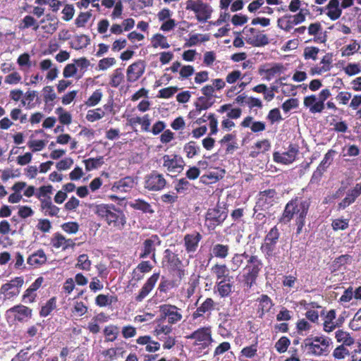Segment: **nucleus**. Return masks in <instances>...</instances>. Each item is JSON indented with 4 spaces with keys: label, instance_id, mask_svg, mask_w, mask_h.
I'll return each instance as SVG.
<instances>
[{
    "label": "nucleus",
    "instance_id": "nucleus-1",
    "mask_svg": "<svg viewBox=\"0 0 361 361\" xmlns=\"http://www.w3.org/2000/svg\"><path fill=\"white\" fill-rule=\"evenodd\" d=\"M310 204V200H303L300 197L291 199L286 204L282 215L279 219V223L287 224L295 218V223L297 227L296 233H301L305 225V219Z\"/></svg>",
    "mask_w": 361,
    "mask_h": 361
},
{
    "label": "nucleus",
    "instance_id": "nucleus-2",
    "mask_svg": "<svg viewBox=\"0 0 361 361\" xmlns=\"http://www.w3.org/2000/svg\"><path fill=\"white\" fill-rule=\"evenodd\" d=\"M94 213L114 231H122L127 223L123 211L114 204H100L94 207Z\"/></svg>",
    "mask_w": 361,
    "mask_h": 361
},
{
    "label": "nucleus",
    "instance_id": "nucleus-3",
    "mask_svg": "<svg viewBox=\"0 0 361 361\" xmlns=\"http://www.w3.org/2000/svg\"><path fill=\"white\" fill-rule=\"evenodd\" d=\"M263 262L256 255H251L243 269L239 281L245 290H250L257 284V280L263 268Z\"/></svg>",
    "mask_w": 361,
    "mask_h": 361
},
{
    "label": "nucleus",
    "instance_id": "nucleus-4",
    "mask_svg": "<svg viewBox=\"0 0 361 361\" xmlns=\"http://www.w3.org/2000/svg\"><path fill=\"white\" fill-rule=\"evenodd\" d=\"M331 343V339L324 336L307 337L304 340L305 348L314 356L327 355Z\"/></svg>",
    "mask_w": 361,
    "mask_h": 361
},
{
    "label": "nucleus",
    "instance_id": "nucleus-5",
    "mask_svg": "<svg viewBox=\"0 0 361 361\" xmlns=\"http://www.w3.org/2000/svg\"><path fill=\"white\" fill-rule=\"evenodd\" d=\"M161 263L163 267H166L169 271L178 279V281H181L186 276L183 262L178 255L170 249L164 250Z\"/></svg>",
    "mask_w": 361,
    "mask_h": 361
},
{
    "label": "nucleus",
    "instance_id": "nucleus-6",
    "mask_svg": "<svg viewBox=\"0 0 361 361\" xmlns=\"http://www.w3.org/2000/svg\"><path fill=\"white\" fill-rule=\"evenodd\" d=\"M185 9L192 11L198 22L205 23L211 18L213 8L210 4L203 0H187Z\"/></svg>",
    "mask_w": 361,
    "mask_h": 361
},
{
    "label": "nucleus",
    "instance_id": "nucleus-7",
    "mask_svg": "<svg viewBox=\"0 0 361 361\" xmlns=\"http://www.w3.org/2000/svg\"><path fill=\"white\" fill-rule=\"evenodd\" d=\"M280 238V232L276 226L272 227L264 237L260 246V250L266 259L269 260L277 254V244Z\"/></svg>",
    "mask_w": 361,
    "mask_h": 361
},
{
    "label": "nucleus",
    "instance_id": "nucleus-8",
    "mask_svg": "<svg viewBox=\"0 0 361 361\" xmlns=\"http://www.w3.org/2000/svg\"><path fill=\"white\" fill-rule=\"evenodd\" d=\"M227 217L228 209L216 205L206 212L204 226L208 231H214L216 227L222 226Z\"/></svg>",
    "mask_w": 361,
    "mask_h": 361
},
{
    "label": "nucleus",
    "instance_id": "nucleus-9",
    "mask_svg": "<svg viewBox=\"0 0 361 361\" xmlns=\"http://www.w3.org/2000/svg\"><path fill=\"white\" fill-rule=\"evenodd\" d=\"M329 89H323L319 94L318 98L315 94H311L304 98V106L309 109L312 114L322 113L325 108L324 102L331 96Z\"/></svg>",
    "mask_w": 361,
    "mask_h": 361
},
{
    "label": "nucleus",
    "instance_id": "nucleus-10",
    "mask_svg": "<svg viewBox=\"0 0 361 361\" xmlns=\"http://www.w3.org/2000/svg\"><path fill=\"white\" fill-rule=\"evenodd\" d=\"M166 185L167 180L164 174L157 170H152L144 177V188L148 191H161L166 188Z\"/></svg>",
    "mask_w": 361,
    "mask_h": 361
},
{
    "label": "nucleus",
    "instance_id": "nucleus-11",
    "mask_svg": "<svg viewBox=\"0 0 361 361\" xmlns=\"http://www.w3.org/2000/svg\"><path fill=\"white\" fill-rule=\"evenodd\" d=\"M186 339L194 340V345L208 347L212 341V331L210 326H202L185 336Z\"/></svg>",
    "mask_w": 361,
    "mask_h": 361
},
{
    "label": "nucleus",
    "instance_id": "nucleus-12",
    "mask_svg": "<svg viewBox=\"0 0 361 361\" xmlns=\"http://www.w3.org/2000/svg\"><path fill=\"white\" fill-rule=\"evenodd\" d=\"M160 320L167 319L169 324H176L183 319L181 310L171 304H164L159 306Z\"/></svg>",
    "mask_w": 361,
    "mask_h": 361
},
{
    "label": "nucleus",
    "instance_id": "nucleus-13",
    "mask_svg": "<svg viewBox=\"0 0 361 361\" xmlns=\"http://www.w3.org/2000/svg\"><path fill=\"white\" fill-rule=\"evenodd\" d=\"M243 32L246 35V42L253 47H264L269 43L268 36L255 28L246 26Z\"/></svg>",
    "mask_w": 361,
    "mask_h": 361
},
{
    "label": "nucleus",
    "instance_id": "nucleus-14",
    "mask_svg": "<svg viewBox=\"0 0 361 361\" xmlns=\"http://www.w3.org/2000/svg\"><path fill=\"white\" fill-rule=\"evenodd\" d=\"M163 166L166 169L169 173H180L184 168L183 158L177 154H165L162 157Z\"/></svg>",
    "mask_w": 361,
    "mask_h": 361
},
{
    "label": "nucleus",
    "instance_id": "nucleus-15",
    "mask_svg": "<svg viewBox=\"0 0 361 361\" xmlns=\"http://www.w3.org/2000/svg\"><path fill=\"white\" fill-rule=\"evenodd\" d=\"M299 153V146L297 144H290L288 151L284 153L276 152L273 154L274 161L282 164L293 163Z\"/></svg>",
    "mask_w": 361,
    "mask_h": 361
},
{
    "label": "nucleus",
    "instance_id": "nucleus-16",
    "mask_svg": "<svg viewBox=\"0 0 361 361\" xmlns=\"http://www.w3.org/2000/svg\"><path fill=\"white\" fill-rule=\"evenodd\" d=\"M161 240L157 235H152L150 238L143 241L141 252L139 255L140 259H145L151 256V258L155 259L156 246L159 245Z\"/></svg>",
    "mask_w": 361,
    "mask_h": 361
},
{
    "label": "nucleus",
    "instance_id": "nucleus-17",
    "mask_svg": "<svg viewBox=\"0 0 361 361\" xmlns=\"http://www.w3.org/2000/svg\"><path fill=\"white\" fill-rule=\"evenodd\" d=\"M145 71V63L142 60H138L130 65L126 71L127 81L130 83L138 80Z\"/></svg>",
    "mask_w": 361,
    "mask_h": 361
},
{
    "label": "nucleus",
    "instance_id": "nucleus-18",
    "mask_svg": "<svg viewBox=\"0 0 361 361\" xmlns=\"http://www.w3.org/2000/svg\"><path fill=\"white\" fill-rule=\"evenodd\" d=\"M202 239V235L200 232L194 231L191 233H187L183 238V245L185 250L190 257H192L191 254H194L199 246V243Z\"/></svg>",
    "mask_w": 361,
    "mask_h": 361
},
{
    "label": "nucleus",
    "instance_id": "nucleus-19",
    "mask_svg": "<svg viewBox=\"0 0 361 361\" xmlns=\"http://www.w3.org/2000/svg\"><path fill=\"white\" fill-rule=\"evenodd\" d=\"M32 310L23 305H17L6 311V314H12L14 320L23 322L32 317Z\"/></svg>",
    "mask_w": 361,
    "mask_h": 361
},
{
    "label": "nucleus",
    "instance_id": "nucleus-20",
    "mask_svg": "<svg viewBox=\"0 0 361 361\" xmlns=\"http://www.w3.org/2000/svg\"><path fill=\"white\" fill-rule=\"evenodd\" d=\"M361 195V183H356L355 185L348 190L346 196L338 204V209L343 210L353 204L357 198Z\"/></svg>",
    "mask_w": 361,
    "mask_h": 361
},
{
    "label": "nucleus",
    "instance_id": "nucleus-21",
    "mask_svg": "<svg viewBox=\"0 0 361 361\" xmlns=\"http://www.w3.org/2000/svg\"><path fill=\"white\" fill-rule=\"evenodd\" d=\"M159 272L154 273L144 283L138 294L135 296V301L142 302L153 290L159 278Z\"/></svg>",
    "mask_w": 361,
    "mask_h": 361
},
{
    "label": "nucleus",
    "instance_id": "nucleus-22",
    "mask_svg": "<svg viewBox=\"0 0 361 361\" xmlns=\"http://www.w3.org/2000/svg\"><path fill=\"white\" fill-rule=\"evenodd\" d=\"M216 303L212 298H207L196 310L192 314V319L196 320L200 317H204L205 314H210L215 310Z\"/></svg>",
    "mask_w": 361,
    "mask_h": 361
},
{
    "label": "nucleus",
    "instance_id": "nucleus-23",
    "mask_svg": "<svg viewBox=\"0 0 361 361\" xmlns=\"http://www.w3.org/2000/svg\"><path fill=\"white\" fill-rule=\"evenodd\" d=\"M214 103V101L212 98L205 96L199 97L194 104L195 109L190 111L189 117L195 118L200 114L202 111L207 110L212 107Z\"/></svg>",
    "mask_w": 361,
    "mask_h": 361
},
{
    "label": "nucleus",
    "instance_id": "nucleus-24",
    "mask_svg": "<svg viewBox=\"0 0 361 361\" xmlns=\"http://www.w3.org/2000/svg\"><path fill=\"white\" fill-rule=\"evenodd\" d=\"M269 64H266L260 66L259 68V74L261 76L264 75L265 80H271L276 74H279L283 72L284 67L281 63H274L271 67H269Z\"/></svg>",
    "mask_w": 361,
    "mask_h": 361
},
{
    "label": "nucleus",
    "instance_id": "nucleus-25",
    "mask_svg": "<svg viewBox=\"0 0 361 361\" xmlns=\"http://www.w3.org/2000/svg\"><path fill=\"white\" fill-rule=\"evenodd\" d=\"M23 284V279L22 277H16L15 279L8 283L3 284L0 288V293L4 294L7 298H10L16 296L18 291L13 290L15 287H21Z\"/></svg>",
    "mask_w": 361,
    "mask_h": 361
},
{
    "label": "nucleus",
    "instance_id": "nucleus-26",
    "mask_svg": "<svg viewBox=\"0 0 361 361\" xmlns=\"http://www.w3.org/2000/svg\"><path fill=\"white\" fill-rule=\"evenodd\" d=\"M135 179V177L130 176L121 178L114 183L112 190L115 192H128L134 187Z\"/></svg>",
    "mask_w": 361,
    "mask_h": 361
},
{
    "label": "nucleus",
    "instance_id": "nucleus-27",
    "mask_svg": "<svg viewBox=\"0 0 361 361\" xmlns=\"http://www.w3.org/2000/svg\"><path fill=\"white\" fill-rule=\"evenodd\" d=\"M47 257L44 250L39 249L27 259V263L33 268H39L47 263Z\"/></svg>",
    "mask_w": 361,
    "mask_h": 361
},
{
    "label": "nucleus",
    "instance_id": "nucleus-28",
    "mask_svg": "<svg viewBox=\"0 0 361 361\" xmlns=\"http://www.w3.org/2000/svg\"><path fill=\"white\" fill-rule=\"evenodd\" d=\"M276 195V192L274 189H268L261 191L259 193L257 204L260 207L267 208L273 204Z\"/></svg>",
    "mask_w": 361,
    "mask_h": 361
},
{
    "label": "nucleus",
    "instance_id": "nucleus-29",
    "mask_svg": "<svg viewBox=\"0 0 361 361\" xmlns=\"http://www.w3.org/2000/svg\"><path fill=\"white\" fill-rule=\"evenodd\" d=\"M181 281L176 277L174 280H169L162 277L157 290L156 295L167 293L171 289L178 287Z\"/></svg>",
    "mask_w": 361,
    "mask_h": 361
},
{
    "label": "nucleus",
    "instance_id": "nucleus-30",
    "mask_svg": "<svg viewBox=\"0 0 361 361\" xmlns=\"http://www.w3.org/2000/svg\"><path fill=\"white\" fill-rule=\"evenodd\" d=\"M325 10H327L326 15L331 20L338 19L342 14L338 0H330L325 7Z\"/></svg>",
    "mask_w": 361,
    "mask_h": 361
},
{
    "label": "nucleus",
    "instance_id": "nucleus-31",
    "mask_svg": "<svg viewBox=\"0 0 361 361\" xmlns=\"http://www.w3.org/2000/svg\"><path fill=\"white\" fill-rule=\"evenodd\" d=\"M211 271L219 281L224 279H232V276H229V269L226 264H215L211 268Z\"/></svg>",
    "mask_w": 361,
    "mask_h": 361
},
{
    "label": "nucleus",
    "instance_id": "nucleus-32",
    "mask_svg": "<svg viewBox=\"0 0 361 361\" xmlns=\"http://www.w3.org/2000/svg\"><path fill=\"white\" fill-rule=\"evenodd\" d=\"M219 142L223 145H226V154H232L237 148L236 134L235 132L225 135Z\"/></svg>",
    "mask_w": 361,
    "mask_h": 361
},
{
    "label": "nucleus",
    "instance_id": "nucleus-33",
    "mask_svg": "<svg viewBox=\"0 0 361 361\" xmlns=\"http://www.w3.org/2000/svg\"><path fill=\"white\" fill-rule=\"evenodd\" d=\"M270 148L271 144L267 139L258 141L252 146L250 157L257 158L259 154L269 151Z\"/></svg>",
    "mask_w": 361,
    "mask_h": 361
},
{
    "label": "nucleus",
    "instance_id": "nucleus-34",
    "mask_svg": "<svg viewBox=\"0 0 361 361\" xmlns=\"http://www.w3.org/2000/svg\"><path fill=\"white\" fill-rule=\"evenodd\" d=\"M231 279L221 280L216 282V288L218 294L221 298H226L232 292L233 284L231 282Z\"/></svg>",
    "mask_w": 361,
    "mask_h": 361
},
{
    "label": "nucleus",
    "instance_id": "nucleus-35",
    "mask_svg": "<svg viewBox=\"0 0 361 361\" xmlns=\"http://www.w3.org/2000/svg\"><path fill=\"white\" fill-rule=\"evenodd\" d=\"M230 247L228 245L216 243L213 245L211 249L212 255L219 259H226L229 255Z\"/></svg>",
    "mask_w": 361,
    "mask_h": 361
},
{
    "label": "nucleus",
    "instance_id": "nucleus-36",
    "mask_svg": "<svg viewBox=\"0 0 361 361\" xmlns=\"http://www.w3.org/2000/svg\"><path fill=\"white\" fill-rule=\"evenodd\" d=\"M259 302V312H260V317H262L266 312H268L274 304L271 299L267 295H262L258 299Z\"/></svg>",
    "mask_w": 361,
    "mask_h": 361
},
{
    "label": "nucleus",
    "instance_id": "nucleus-37",
    "mask_svg": "<svg viewBox=\"0 0 361 361\" xmlns=\"http://www.w3.org/2000/svg\"><path fill=\"white\" fill-rule=\"evenodd\" d=\"M183 152L188 159H192L200 152V147L195 141H190L183 146Z\"/></svg>",
    "mask_w": 361,
    "mask_h": 361
},
{
    "label": "nucleus",
    "instance_id": "nucleus-38",
    "mask_svg": "<svg viewBox=\"0 0 361 361\" xmlns=\"http://www.w3.org/2000/svg\"><path fill=\"white\" fill-rule=\"evenodd\" d=\"M249 257L250 255L246 252L234 254L231 260L233 271L239 269L244 264V259H246L247 262Z\"/></svg>",
    "mask_w": 361,
    "mask_h": 361
},
{
    "label": "nucleus",
    "instance_id": "nucleus-39",
    "mask_svg": "<svg viewBox=\"0 0 361 361\" xmlns=\"http://www.w3.org/2000/svg\"><path fill=\"white\" fill-rule=\"evenodd\" d=\"M258 341L256 338L255 343L250 345L244 347L240 352V356L247 359H252L257 355Z\"/></svg>",
    "mask_w": 361,
    "mask_h": 361
},
{
    "label": "nucleus",
    "instance_id": "nucleus-40",
    "mask_svg": "<svg viewBox=\"0 0 361 361\" xmlns=\"http://www.w3.org/2000/svg\"><path fill=\"white\" fill-rule=\"evenodd\" d=\"M130 207L135 210L142 211L143 213L153 214L154 212L150 204L142 199L135 200L130 204Z\"/></svg>",
    "mask_w": 361,
    "mask_h": 361
},
{
    "label": "nucleus",
    "instance_id": "nucleus-41",
    "mask_svg": "<svg viewBox=\"0 0 361 361\" xmlns=\"http://www.w3.org/2000/svg\"><path fill=\"white\" fill-rule=\"evenodd\" d=\"M124 81V75L122 69L118 68L115 69L110 76L109 85L112 87L117 88Z\"/></svg>",
    "mask_w": 361,
    "mask_h": 361
},
{
    "label": "nucleus",
    "instance_id": "nucleus-42",
    "mask_svg": "<svg viewBox=\"0 0 361 361\" xmlns=\"http://www.w3.org/2000/svg\"><path fill=\"white\" fill-rule=\"evenodd\" d=\"M151 43L152 47L155 49L158 47H161L162 49H168L170 47L166 37L159 33L155 34L152 36Z\"/></svg>",
    "mask_w": 361,
    "mask_h": 361
},
{
    "label": "nucleus",
    "instance_id": "nucleus-43",
    "mask_svg": "<svg viewBox=\"0 0 361 361\" xmlns=\"http://www.w3.org/2000/svg\"><path fill=\"white\" fill-rule=\"evenodd\" d=\"M41 207L42 209L48 212L50 216H57L60 210L58 207L52 204L49 196L47 200H41Z\"/></svg>",
    "mask_w": 361,
    "mask_h": 361
},
{
    "label": "nucleus",
    "instance_id": "nucleus-44",
    "mask_svg": "<svg viewBox=\"0 0 361 361\" xmlns=\"http://www.w3.org/2000/svg\"><path fill=\"white\" fill-rule=\"evenodd\" d=\"M103 332L105 336V341L113 342L118 338L119 330L117 326L111 324L105 326Z\"/></svg>",
    "mask_w": 361,
    "mask_h": 361
},
{
    "label": "nucleus",
    "instance_id": "nucleus-45",
    "mask_svg": "<svg viewBox=\"0 0 361 361\" xmlns=\"http://www.w3.org/2000/svg\"><path fill=\"white\" fill-rule=\"evenodd\" d=\"M56 308V297L51 298L47 302L42 306L39 311V316L41 317H46L49 316L53 310Z\"/></svg>",
    "mask_w": 361,
    "mask_h": 361
},
{
    "label": "nucleus",
    "instance_id": "nucleus-46",
    "mask_svg": "<svg viewBox=\"0 0 361 361\" xmlns=\"http://www.w3.org/2000/svg\"><path fill=\"white\" fill-rule=\"evenodd\" d=\"M73 62L75 63L76 67L78 68V75H77V79H80L83 76L87 68L90 66V61L85 57H80L73 59Z\"/></svg>",
    "mask_w": 361,
    "mask_h": 361
},
{
    "label": "nucleus",
    "instance_id": "nucleus-47",
    "mask_svg": "<svg viewBox=\"0 0 361 361\" xmlns=\"http://www.w3.org/2000/svg\"><path fill=\"white\" fill-rule=\"evenodd\" d=\"M335 337L337 341L339 343L342 342L343 345L350 346L355 342L354 338L350 336V334L343 330H338L336 332Z\"/></svg>",
    "mask_w": 361,
    "mask_h": 361
},
{
    "label": "nucleus",
    "instance_id": "nucleus-48",
    "mask_svg": "<svg viewBox=\"0 0 361 361\" xmlns=\"http://www.w3.org/2000/svg\"><path fill=\"white\" fill-rule=\"evenodd\" d=\"M277 25L281 30H283L286 32H289L294 26L291 19V15H285L282 18H279L277 20Z\"/></svg>",
    "mask_w": 361,
    "mask_h": 361
},
{
    "label": "nucleus",
    "instance_id": "nucleus-49",
    "mask_svg": "<svg viewBox=\"0 0 361 361\" xmlns=\"http://www.w3.org/2000/svg\"><path fill=\"white\" fill-rule=\"evenodd\" d=\"M30 27H32L33 30L37 31L39 29V24L32 16H25L21 20L19 28L20 30H25Z\"/></svg>",
    "mask_w": 361,
    "mask_h": 361
},
{
    "label": "nucleus",
    "instance_id": "nucleus-50",
    "mask_svg": "<svg viewBox=\"0 0 361 361\" xmlns=\"http://www.w3.org/2000/svg\"><path fill=\"white\" fill-rule=\"evenodd\" d=\"M56 114L59 116V121L63 125H69L72 122L71 114L66 111L62 107H58Z\"/></svg>",
    "mask_w": 361,
    "mask_h": 361
},
{
    "label": "nucleus",
    "instance_id": "nucleus-51",
    "mask_svg": "<svg viewBox=\"0 0 361 361\" xmlns=\"http://www.w3.org/2000/svg\"><path fill=\"white\" fill-rule=\"evenodd\" d=\"M91 261L89 259L87 255L82 254L78 257L75 267L82 270L89 271L91 268Z\"/></svg>",
    "mask_w": 361,
    "mask_h": 361
},
{
    "label": "nucleus",
    "instance_id": "nucleus-52",
    "mask_svg": "<svg viewBox=\"0 0 361 361\" xmlns=\"http://www.w3.org/2000/svg\"><path fill=\"white\" fill-rule=\"evenodd\" d=\"M102 159V157L85 159L83 161L85 163L86 171H90L93 169H97L103 164Z\"/></svg>",
    "mask_w": 361,
    "mask_h": 361
},
{
    "label": "nucleus",
    "instance_id": "nucleus-53",
    "mask_svg": "<svg viewBox=\"0 0 361 361\" xmlns=\"http://www.w3.org/2000/svg\"><path fill=\"white\" fill-rule=\"evenodd\" d=\"M105 113L101 108L91 109L87 111L86 119L90 122H94L102 118Z\"/></svg>",
    "mask_w": 361,
    "mask_h": 361
},
{
    "label": "nucleus",
    "instance_id": "nucleus-54",
    "mask_svg": "<svg viewBox=\"0 0 361 361\" xmlns=\"http://www.w3.org/2000/svg\"><path fill=\"white\" fill-rule=\"evenodd\" d=\"M92 17L91 11L80 12L75 20V24L78 27H83Z\"/></svg>",
    "mask_w": 361,
    "mask_h": 361
},
{
    "label": "nucleus",
    "instance_id": "nucleus-55",
    "mask_svg": "<svg viewBox=\"0 0 361 361\" xmlns=\"http://www.w3.org/2000/svg\"><path fill=\"white\" fill-rule=\"evenodd\" d=\"M290 344V339L286 336H282L276 342L275 348L278 353H283L287 351Z\"/></svg>",
    "mask_w": 361,
    "mask_h": 361
},
{
    "label": "nucleus",
    "instance_id": "nucleus-56",
    "mask_svg": "<svg viewBox=\"0 0 361 361\" xmlns=\"http://www.w3.org/2000/svg\"><path fill=\"white\" fill-rule=\"evenodd\" d=\"M326 170L322 168V166H317L316 170L313 172L310 183V185H319L322 180L323 175Z\"/></svg>",
    "mask_w": 361,
    "mask_h": 361
},
{
    "label": "nucleus",
    "instance_id": "nucleus-57",
    "mask_svg": "<svg viewBox=\"0 0 361 361\" xmlns=\"http://www.w3.org/2000/svg\"><path fill=\"white\" fill-rule=\"evenodd\" d=\"M102 97V92L101 90H96L92 95L85 102L87 106H94L99 103Z\"/></svg>",
    "mask_w": 361,
    "mask_h": 361
},
{
    "label": "nucleus",
    "instance_id": "nucleus-58",
    "mask_svg": "<svg viewBox=\"0 0 361 361\" xmlns=\"http://www.w3.org/2000/svg\"><path fill=\"white\" fill-rule=\"evenodd\" d=\"M78 75V68L75 62L67 64L63 71V75L65 78H69Z\"/></svg>",
    "mask_w": 361,
    "mask_h": 361
},
{
    "label": "nucleus",
    "instance_id": "nucleus-59",
    "mask_svg": "<svg viewBox=\"0 0 361 361\" xmlns=\"http://www.w3.org/2000/svg\"><path fill=\"white\" fill-rule=\"evenodd\" d=\"M178 90V88L175 86H171L161 89L159 91L158 97L163 99H169Z\"/></svg>",
    "mask_w": 361,
    "mask_h": 361
},
{
    "label": "nucleus",
    "instance_id": "nucleus-60",
    "mask_svg": "<svg viewBox=\"0 0 361 361\" xmlns=\"http://www.w3.org/2000/svg\"><path fill=\"white\" fill-rule=\"evenodd\" d=\"M172 330L173 329L171 324L169 325L158 324L154 330V334L155 336L159 337L161 334L169 335L170 333H171Z\"/></svg>",
    "mask_w": 361,
    "mask_h": 361
},
{
    "label": "nucleus",
    "instance_id": "nucleus-61",
    "mask_svg": "<svg viewBox=\"0 0 361 361\" xmlns=\"http://www.w3.org/2000/svg\"><path fill=\"white\" fill-rule=\"evenodd\" d=\"M62 19L65 21H70L74 16L75 8L73 4H66L61 11Z\"/></svg>",
    "mask_w": 361,
    "mask_h": 361
},
{
    "label": "nucleus",
    "instance_id": "nucleus-62",
    "mask_svg": "<svg viewBox=\"0 0 361 361\" xmlns=\"http://www.w3.org/2000/svg\"><path fill=\"white\" fill-rule=\"evenodd\" d=\"M349 327L353 331L361 329V308L354 315L349 324Z\"/></svg>",
    "mask_w": 361,
    "mask_h": 361
},
{
    "label": "nucleus",
    "instance_id": "nucleus-63",
    "mask_svg": "<svg viewBox=\"0 0 361 361\" xmlns=\"http://www.w3.org/2000/svg\"><path fill=\"white\" fill-rule=\"evenodd\" d=\"M336 153V152L334 149H329L324 155V159L322 160L319 166H322V168L324 169H327V168L330 166L334 155Z\"/></svg>",
    "mask_w": 361,
    "mask_h": 361
},
{
    "label": "nucleus",
    "instance_id": "nucleus-64",
    "mask_svg": "<svg viewBox=\"0 0 361 361\" xmlns=\"http://www.w3.org/2000/svg\"><path fill=\"white\" fill-rule=\"evenodd\" d=\"M311 328V324L305 319H299L296 323V329L299 335L302 336L304 331H308Z\"/></svg>",
    "mask_w": 361,
    "mask_h": 361
}]
</instances>
